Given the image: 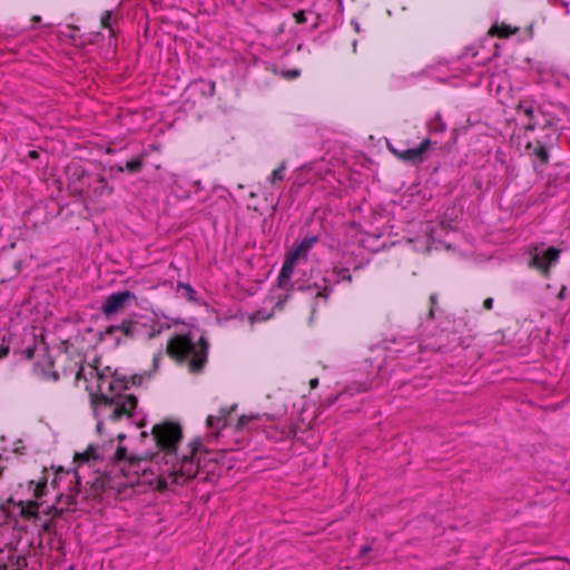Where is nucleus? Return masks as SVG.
Masks as SVG:
<instances>
[{
	"label": "nucleus",
	"mask_w": 570,
	"mask_h": 570,
	"mask_svg": "<svg viewBox=\"0 0 570 570\" xmlns=\"http://www.w3.org/2000/svg\"><path fill=\"white\" fill-rule=\"evenodd\" d=\"M89 375L97 379L99 394H91V405L97 411L99 406H114L110 413L111 421H119L124 415L131 417L137 406V397L127 394L116 400V395L127 386L122 380L116 379L109 367L100 371L98 365H89Z\"/></svg>",
	"instance_id": "nucleus-1"
},
{
	"label": "nucleus",
	"mask_w": 570,
	"mask_h": 570,
	"mask_svg": "<svg viewBox=\"0 0 570 570\" xmlns=\"http://www.w3.org/2000/svg\"><path fill=\"white\" fill-rule=\"evenodd\" d=\"M209 343L200 336L194 343L188 335L176 334L167 343L168 356L178 363L187 362L188 371L193 374H200L208 362Z\"/></svg>",
	"instance_id": "nucleus-2"
},
{
	"label": "nucleus",
	"mask_w": 570,
	"mask_h": 570,
	"mask_svg": "<svg viewBox=\"0 0 570 570\" xmlns=\"http://www.w3.org/2000/svg\"><path fill=\"white\" fill-rule=\"evenodd\" d=\"M151 435L156 446L163 452L161 460L165 465H171L176 460L177 448L183 439L180 424L173 421L155 424Z\"/></svg>",
	"instance_id": "nucleus-3"
},
{
	"label": "nucleus",
	"mask_w": 570,
	"mask_h": 570,
	"mask_svg": "<svg viewBox=\"0 0 570 570\" xmlns=\"http://www.w3.org/2000/svg\"><path fill=\"white\" fill-rule=\"evenodd\" d=\"M187 446L188 453H183L180 459L176 456V460L171 463V468L168 470L173 482L178 485L185 484L198 473V463L195 461V455L202 446V441L194 439Z\"/></svg>",
	"instance_id": "nucleus-4"
},
{
	"label": "nucleus",
	"mask_w": 570,
	"mask_h": 570,
	"mask_svg": "<svg viewBox=\"0 0 570 570\" xmlns=\"http://www.w3.org/2000/svg\"><path fill=\"white\" fill-rule=\"evenodd\" d=\"M316 236L305 237L297 246L289 250L279 273L278 282L282 288L289 286L294 268L301 258H305L309 249L317 242Z\"/></svg>",
	"instance_id": "nucleus-5"
},
{
	"label": "nucleus",
	"mask_w": 570,
	"mask_h": 570,
	"mask_svg": "<svg viewBox=\"0 0 570 570\" xmlns=\"http://www.w3.org/2000/svg\"><path fill=\"white\" fill-rule=\"evenodd\" d=\"M135 295L129 291L116 292L106 297L101 311L104 315L110 316L125 309Z\"/></svg>",
	"instance_id": "nucleus-6"
},
{
	"label": "nucleus",
	"mask_w": 570,
	"mask_h": 570,
	"mask_svg": "<svg viewBox=\"0 0 570 570\" xmlns=\"http://www.w3.org/2000/svg\"><path fill=\"white\" fill-rule=\"evenodd\" d=\"M431 146L430 139H424L419 146L414 148H407L404 150H399L396 148L390 147V150L403 161L410 164H420L424 160L425 154Z\"/></svg>",
	"instance_id": "nucleus-7"
},
{
	"label": "nucleus",
	"mask_w": 570,
	"mask_h": 570,
	"mask_svg": "<svg viewBox=\"0 0 570 570\" xmlns=\"http://www.w3.org/2000/svg\"><path fill=\"white\" fill-rule=\"evenodd\" d=\"M559 253L560 252L553 247L548 249H537L531 256L529 265L538 268L544 275H548L549 266L558 261Z\"/></svg>",
	"instance_id": "nucleus-8"
},
{
	"label": "nucleus",
	"mask_w": 570,
	"mask_h": 570,
	"mask_svg": "<svg viewBox=\"0 0 570 570\" xmlns=\"http://www.w3.org/2000/svg\"><path fill=\"white\" fill-rule=\"evenodd\" d=\"M237 405L230 404L222 407L217 415H208L206 425L208 429L214 430V435L217 436L219 431L227 428L232 422V415L236 411Z\"/></svg>",
	"instance_id": "nucleus-9"
},
{
	"label": "nucleus",
	"mask_w": 570,
	"mask_h": 570,
	"mask_svg": "<svg viewBox=\"0 0 570 570\" xmlns=\"http://www.w3.org/2000/svg\"><path fill=\"white\" fill-rule=\"evenodd\" d=\"M115 187L109 184L105 176H97L89 185L88 198L92 202H99L101 198L110 197Z\"/></svg>",
	"instance_id": "nucleus-10"
},
{
	"label": "nucleus",
	"mask_w": 570,
	"mask_h": 570,
	"mask_svg": "<svg viewBox=\"0 0 570 570\" xmlns=\"http://www.w3.org/2000/svg\"><path fill=\"white\" fill-rule=\"evenodd\" d=\"M331 283L332 281L328 277L322 276L320 272L315 273L312 271L311 278L307 281L304 288L314 293L317 298H326L330 293Z\"/></svg>",
	"instance_id": "nucleus-11"
},
{
	"label": "nucleus",
	"mask_w": 570,
	"mask_h": 570,
	"mask_svg": "<svg viewBox=\"0 0 570 570\" xmlns=\"http://www.w3.org/2000/svg\"><path fill=\"white\" fill-rule=\"evenodd\" d=\"M121 332L126 337L128 338H137V335L139 333V324L138 322L131 321V320H125L121 322L120 325H110L108 326L104 335L105 336H111L116 332Z\"/></svg>",
	"instance_id": "nucleus-12"
},
{
	"label": "nucleus",
	"mask_w": 570,
	"mask_h": 570,
	"mask_svg": "<svg viewBox=\"0 0 570 570\" xmlns=\"http://www.w3.org/2000/svg\"><path fill=\"white\" fill-rule=\"evenodd\" d=\"M20 517L24 520L38 519L41 504L37 501H19Z\"/></svg>",
	"instance_id": "nucleus-13"
},
{
	"label": "nucleus",
	"mask_w": 570,
	"mask_h": 570,
	"mask_svg": "<svg viewBox=\"0 0 570 570\" xmlns=\"http://www.w3.org/2000/svg\"><path fill=\"white\" fill-rule=\"evenodd\" d=\"M98 460H101V456L98 454V448L92 444L88 445L83 452L76 453L73 456V462L78 465Z\"/></svg>",
	"instance_id": "nucleus-14"
},
{
	"label": "nucleus",
	"mask_w": 570,
	"mask_h": 570,
	"mask_svg": "<svg viewBox=\"0 0 570 570\" xmlns=\"http://www.w3.org/2000/svg\"><path fill=\"white\" fill-rule=\"evenodd\" d=\"M81 491V481L80 476L76 475V488L71 490V493L68 494H59L57 497V503L65 504L68 509L73 507L77 502V497Z\"/></svg>",
	"instance_id": "nucleus-15"
},
{
	"label": "nucleus",
	"mask_w": 570,
	"mask_h": 570,
	"mask_svg": "<svg viewBox=\"0 0 570 570\" xmlns=\"http://www.w3.org/2000/svg\"><path fill=\"white\" fill-rule=\"evenodd\" d=\"M47 365L49 367L48 370L39 364H36L35 365L36 375L45 381L57 382L59 380L60 375L57 371L51 370L53 367V361L51 358H49Z\"/></svg>",
	"instance_id": "nucleus-16"
},
{
	"label": "nucleus",
	"mask_w": 570,
	"mask_h": 570,
	"mask_svg": "<svg viewBox=\"0 0 570 570\" xmlns=\"http://www.w3.org/2000/svg\"><path fill=\"white\" fill-rule=\"evenodd\" d=\"M67 176L69 184L73 186L76 183L80 181L86 176V170L80 164L71 163L67 167Z\"/></svg>",
	"instance_id": "nucleus-17"
},
{
	"label": "nucleus",
	"mask_w": 570,
	"mask_h": 570,
	"mask_svg": "<svg viewBox=\"0 0 570 570\" xmlns=\"http://www.w3.org/2000/svg\"><path fill=\"white\" fill-rule=\"evenodd\" d=\"M144 166V157H136L128 161L125 165H117L116 169L118 173H124L125 170L129 174H137L142 169Z\"/></svg>",
	"instance_id": "nucleus-18"
},
{
	"label": "nucleus",
	"mask_w": 570,
	"mask_h": 570,
	"mask_svg": "<svg viewBox=\"0 0 570 570\" xmlns=\"http://www.w3.org/2000/svg\"><path fill=\"white\" fill-rule=\"evenodd\" d=\"M528 149L531 150V155L534 157V163H539L540 165H544L549 160L548 150L544 146L535 144H529Z\"/></svg>",
	"instance_id": "nucleus-19"
},
{
	"label": "nucleus",
	"mask_w": 570,
	"mask_h": 570,
	"mask_svg": "<svg viewBox=\"0 0 570 570\" xmlns=\"http://www.w3.org/2000/svg\"><path fill=\"white\" fill-rule=\"evenodd\" d=\"M422 232L425 234L424 243L421 247H416L417 250H430L431 245L435 242V237L433 235L434 228L433 225L428 223L422 226Z\"/></svg>",
	"instance_id": "nucleus-20"
},
{
	"label": "nucleus",
	"mask_w": 570,
	"mask_h": 570,
	"mask_svg": "<svg viewBox=\"0 0 570 570\" xmlns=\"http://www.w3.org/2000/svg\"><path fill=\"white\" fill-rule=\"evenodd\" d=\"M171 468V465H166V469L161 471V474L157 478V485L156 489L158 491H165L168 488V482L170 481L173 484V479L169 476L168 470Z\"/></svg>",
	"instance_id": "nucleus-21"
},
{
	"label": "nucleus",
	"mask_w": 570,
	"mask_h": 570,
	"mask_svg": "<svg viewBox=\"0 0 570 570\" xmlns=\"http://www.w3.org/2000/svg\"><path fill=\"white\" fill-rule=\"evenodd\" d=\"M332 276H335V283H338L341 281H347V282H351L352 281V276L350 274V269L348 268H335L332 273Z\"/></svg>",
	"instance_id": "nucleus-22"
},
{
	"label": "nucleus",
	"mask_w": 570,
	"mask_h": 570,
	"mask_svg": "<svg viewBox=\"0 0 570 570\" xmlns=\"http://www.w3.org/2000/svg\"><path fill=\"white\" fill-rule=\"evenodd\" d=\"M518 111L523 112L528 117L533 115V104L529 100H522L518 105Z\"/></svg>",
	"instance_id": "nucleus-23"
},
{
	"label": "nucleus",
	"mask_w": 570,
	"mask_h": 570,
	"mask_svg": "<svg viewBox=\"0 0 570 570\" xmlns=\"http://www.w3.org/2000/svg\"><path fill=\"white\" fill-rule=\"evenodd\" d=\"M112 11H105L100 19V24L102 28L108 29L110 33H114L112 24H111Z\"/></svg>",
	"instance_id": "nucleus-24"
},
{
	"label": "nucleus",
	"mask_w": 570,
	"mask_h": 570,
	"mask_svg": "<svg viewBox=\"0 0 570 570\" xmlns=\"http://www.w3.org/2000/svg\"><path fill=\"white\" fill-rule=\"evenodd\" d=\"M46 489H47V480H46V478H43L41 481H39L36 484V487L33 489V497L36 499L42 498L46 494Z\"/></svg>",
	"instance_id": "nucleus-25"
},
{
	"label": "nucleus",
	"mask_w": 570,
	"mask_h": 570,
	"mask_svg": "<svg viewBox=\"0 0 570 570\" xmlns=\"http://www.w3.org/2000/svg\"><path fill=\"white\" fill-rule=\"evenodd\" d=\"M284 170H285V166L284 165H281L278 168H276L269 179H271V183L272 184H275L276 181H281L284 179Z\"/></svg>",
	"instance_id": "nucleus-26"
},
{
	"label": "nucleus",
	"mask_w": 570,
	"mask_h": 570,
	"mask_svg": "<svg viewBox=\"0 0 570 570\" xmlns=\"http://www.w3.org/2000/svg\"><path fill=\"white\" fill-rule=\"evenodd\" d=\"M127 459V450L125 446H118L114 454V461L120 462Z\"/></svg>",
	"instance_id": "nucleus-27"
},
{
	"label": "nucleus",
	"mask_w": 570,
	"mask_h": 570,
	"mask_svg": "<svg viewBox=\"0 0 570 570\" xmlns=\"http://www.w3.org/2000/svg\"><path fill=\"white\" fill-rule=\"evenodd\" d=\"M273 312H268V313H265V312H262V311H257L256 313L252 314V323L255 322V321H265V320H268L271 316H272Z\"/></svg>",
	"instance_id": "nucleus-28"
},
{
	"label": "nucleus",
	"mask_w": 570,
	"mask_h": 570,
	"mask_svg": "<svg viewBox=\"0 0 570 570\" xmlns=\"http://www.w3.org/2000/svg\"><path fill=\"white\" fill-rule=\"evenodd\" d=\"M10 351V344L3 336L0 343V358L6 357L9 354Z\"/></svg>",
	"instance_id": "nucleus-29"
},
{
	"label": "nucleus",
	"mask_w": 570,
	"mask_h": 570,
	"mask_svg": "<svg viewBox=\"0 0 570 570\" xmlns=\"http://www.w3.org/2000/svg\"><path fill=\"white\" fill-rule=\"evenodd\" d=\"M36 348H37V344L36 342L33 341L32 345H29L28 347H26L23 351H22V354L23 356L26 357V360H32L33 356H35V352H36Z\"/></svg>",
	"instance_id": "nucleus-30"
},
{
	"label": "nucleus",
	"mask_w": 570,
	"mask_h": 570,
	"mask_svg": "<svg viewBox=\"0 0 570 570\" xmlns=\"http://www.w3.org/2000/svg\"><path fill=\"white\" fill-rule=\"evenodd\" d=\"M41 532L56 533V524L52 519L42 524Z\"/></svg>",
	"instance_id": "nucleus-31"
},
{
	"label": "nucleus",
	"mask_w": 570,
	"mask_h": 570,
	"mask_svg": "<svg viewBox=\"0 0 570 570\" xmlns=\"http://www.w3.org/2000/svg\"><path fill=\"white\" fill-rule=\"evenodd\" d=\"M178 286L185 291L186 295L188 296V298L190 301L194 299V295L196 294V292L194 291V288L189 284L179 283Z\"/></svg>",
	"instance_id": "nucleus-32"
},
{
	"label": "nucleus",
	"mask_w": 570,
	"mask_h": 570,
	"mask_svg": "<svg viewBox=\"0 0 570 570\" xmlns=\"http://www.w3.org/2000/svg\"><path fill=\"white\" fill-rule=\"evenodd\" d=\"M301 75V71L298 69H291L283 72V76L286 79H295Z\"/></svg>",
	"instance_id": "nucleus-33"
},
{
	"label": "nucleus",
	"mask_w": 570,
	"mask_h": 570,
	"mask_svg": "<svg viewBox=\"0 0 570 570\" xmlns=\"http://www.w3.org/2000/svg\"><path fill=\"white\" fill-rule=\"evenodd\" d=\"M61 473H66V474L68 475V474H69V471H68V470H67V471H65L62 468H59V469L57 470V472H56V476H55V479L51 481V485H52L53 488H56V487L58 485V482H59V481H60V479H61V476H60V474H61Z\"/></svg>",
	"instance_id": "nucleus-34"
},
{
	"label": "nucleus",
	"mask_w": 570,
	"mask_h": 570,
	"mask_svg": "<svg viewBox=\"0 0 570 570\" xmlns=\"http://www.w3.org/2000/svg\"><path fill=\"white\" fill-rule=\"evenodd\" d=\"M51 509H52V520L61 517L63 513V508H58L55 504L51 505Z\"/></svg>",
	"instance_id": "nucleus-35"
},
{
	"label": "nucleus",
	"mask_w": 570,
	"mask_h": 570,
	"mask_svg": "<svg viewBox=\"0 0 570 570\" xmlns=\"http://www.w3.org/2000/svg\"><path fill=\"white\" fill-rule=\"evenodd\" d=\"M80 380L87 381L85 368L82 366H79L76 373V381L79 382Z\"/></svg>",
	"instance_id": "nucleus-36"
},
{
	"label": "nucleus",
	"mask_w": 570,
	"mask_h": 570,
	"mask_svg": "<svg viewBox=\"0 0 570 570\" xmlns=\"http://www.w3.org/2000/svg\"><path fill=\"white\" fill-rule=\"evenodd\" d=\"M294 17H295V20H296L297 23L306 22V18H305V12L304 11L296 12L294 14Z\"/></svg>",
	"instance_id": "nucleus-37"
},
{
	"label": "nucleus",
	"mask_w": 570,
	"mask_h": 570,
	"mask_svg": "<svg viewBox=\"0 0 570 570\" xmlns=\"http://www.w3.org/2000/svg\"><path fill=\"white\" fill-rule=\"evenodd\" d=\"M248 417L246 415H240L237 421H236V430L237 429H240L244 424H245V421H247Z\"/></svg>",
	"instance_id": "nucleus-38"
},
{
	"label": "nucleus",
	"mask_w": 570,
	"mask_h": 570,
	"mask_svg": "<svg viewBox=\"0 0 570 570\" xmlns=\"http://www.w3.org/2000/svg\"><path fill=\"white\" fill-rule=\"evenodd\" d=\"M483 306L485 309H492L493 307V298L489 297L484 301Z\"/></svg>",
	"instance_id": "nucleus-39"
},
{
	"label": "nucleus",
	"mask_w": 570,
	"mask_h": 570,
	"mask_svg": "<svg viewBox=\"0 0 570 570\" xmlns=\"http://www.w3.org/2000/svg\"><path fill=\"white\" fill-rule=\"evenodd\" d=\"M76 475H78L77 471H73V480H70L69 482V492L71 493V490L76 488Z\"/></svg>",
	"instance_id": "nucleus-40"
},
{
	"label": "nucleus",
	"mask_w": 570,
	"mask_h": 570,
	"mask_svg": "<svg viewBox=\"0 0 570 570\" xmlns=\"http://www.w3.org/2000/svg\"><path fill=\"white\" fill-rule=\"evenodd\" d=\"M370 550H371L370 546H364V547H362L360 553H361V556H365V553H367Z\"/></svg>",
	"instance_id": "nucleus-41"
},
{
	"label": "nucleus",
	"mask_w": 570,
	"mask_h": 570,
	"mask_svg": "<svg viewBox=\"0 0 570 570\" xmlns=\"http://www.w3.org/2000/svg\"><path fill=\"white\" fill-rule=\"evenodd\" d=\"M38 156H39L38 151H36V150L29 151V157L30 158H38Z\"/></svg>",
	"instance_id": "nucleus-42"
},
{
	"label": "nucleus",
	"mask_w": 570,
	"mask_h": 570,
	"mask_svg": "<svg viewBox=\"0 0 570 570\" xmlns=\"http://www.w3.org/2000/svg\"><path fill=\"white\" fill-rule=\"evenodd\" d=\"M317 384H318V380H317V379H313V380H311V387H312V389L316 387V386H317Z\"/></svg>",
	"instance_id": "nucleus-43"
},
{
	"label": "nucleus",
	"mask_w": 570,
	"mask_h": 570,
	"mask_svg": "<svg viewBox=\"0 0 570 570\" xmlns=\"http://www.w3.org/2000/svg\"><path fill=\"white\" fill-rule=\"evenodd\" d=\"M352 24L354 26L356 31H360V24L357 21H352Z\"/></svg>",
	"instance_id": "nucleus-44"
},
{
	"label": "nucleus",
	"mask_w": 570,
	"mask_h": 570,
	"mask_svg": "<svg viewBox=\"0 0 570 570\" xmlns=\"http://www.w3.org/2000/svg\"><path fill=\"white\" fill-rule=\"evenodd\" d=\"M293 433L292 429H286L283 431L284 435H291Z\"/></svg>",
	"instance_id": "nucleus-45"
},
{
	"label": "nucleus",
	"mask_w": 570,
	"mask_h": 570,
	"mask_svg": "<svg viewBox=\"0 0 570 570\" xmlns=\"http://www.w3.org/2000/svg\"><path fill=\"white\" fill-rule=\"evenodd\" d=\"M209 86H210V92L214 94V91H215V82L212 81L209 83Z\"/></svg>",
	"instance_id": "nucleus-46"
},
{
	"label": "nucleus",
	"mask_w": 570,
	"mask_h": 570,
	"mask_svg": "<svg viewBox=\"0 0 570 570\" xmlns=\"http://www.w3.org/2000/svg\"><path fill=\"white\" fill-rule=\"evenodd\" d=\"M43 513L46 514H51L52 515V509L51 507L48 508V510L43 511Z\"/></svg>",
	"instance_id": "nucleus-47"
},
{
	"label": "nucleus",
	"mask_w": 570,
	"mask_h": 570,
	"mask_svg": "<svg viewBox=\"0 0 570 570\" xmlns=\"http://www.w3.org/2000/svg\"><path fill=\"white\" fill-rule=\"evenodd\" d=\"M137 461H138V460H137V459H135V458H129V462H130V464H134V463H135V462H137Z\"/></svg>",
	"instance_id": "nucleus-48"
},
{
	"label": "nucleus",
	"mask_w": 570,
	"mask_h": 570,
	"mask_svg": "<svg viewBox=\"0 0 570 570\" xmlns=\"http://www.w3.org/2000/svg\"><path fill=\"white\" fill-rule=\"evenodd\" d=\"M147 435H148L147 432H141V434H140L141 438H147Z\"/></svg>",
	"instance_id": "nucleus-49"
},
{
	"label": "nucleus",
	"mask_w": 570,
	"mask_h": 570,
	"mask_svg": "<svg viewBox=\"0 0 570 570\" xmlns=\"http://www.w3.org/2000/svg\"><path fill=\"white\" fill-rule=\"evenodd\" d=\"M563 295H564V288H562V291L560 292L559 296L563 297Z\"/></svg>",
	"instance_id": "nucleus-50"
},
{
	"label": "nucleus",
	"mask_w": 570,
	"mask_h": 570,
	"mask_svg": "<svg viewBox=\"0 0 570 570\" xmlns=\"http://www.w3.org/2000/svg\"><path fill=\"white\" fill-rule=\"evenodd\" d=\"M431 301H432V303L435 301V296L434 295L431 296Z\"/></svg>",
	"instance_id": "nucleus-51"
},
{
	"label": "nucleus",
	"mask_w": 570,
	"mask_h": 570,
	"mask_svg": "<svg viewBox=\"0 0 570 570\" xmlns=\"http://www.w3.org/2000/svg\"><path fill=\"white\" fill-rule=\"evenodd\" d=\"M35 21H39L40 20V17H35L33 18Z\"/></svg>",
	"instance_id": "nucleus-52"
},
{
	"label": "nucleus",
	"mask_w": 570,
	"mask_h": 570,
	"mask_svg": "<svg viewBox=\"0 0 570 570\" xmlns=\"http://www.w3.org/2000/svg\"><path fill=\"white\" fill-rule=\"evenodd\" d=\"M69 570H73L72 568H70Z\"/></svg>",
	"instance_id": "nucleus-53"
}]
</instances>
